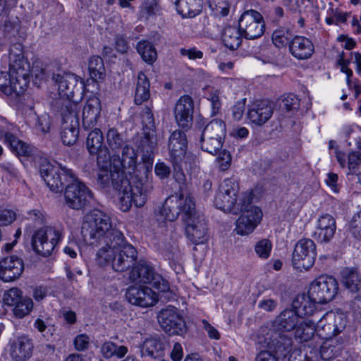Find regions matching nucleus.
Returning <instances> with one entry per match:
<instances>
[{
  "instance_id": "9d476101",
  "label": "nucleus",
  "mask_w": 361,
  "mask_h": 361,
  "mask_svg": "<svg viewBox=\"0 0 361 361\" xmlns=\"http://www.w3.org/2000/svg\"><path fill=\"white\" fill-rule=\"evenodd\" d=\"M338 283L331 276H320L310 285L309 294L318 304H326L331 301L338 292Z\"/></svg>"
},
{
  "instance_id": "72a5a7b5",
  "label": "nucleus",
  "mask_w": 361,
  "mask_h": 361,
  "mask_svg": "<svg viewBox=\"0 0 361 361\" xmlns=\"http://www.w3.org/2000/svg\"><path fill=\"white\" fill-rule=\"evenodd\" d=\"M300 317L292 309H286L276 317L275 323L279 329L291 331L295 329Z\"/></svg>"
},
{
  "instance_id": "f03ea898",
  "label": "nucleus",
  "mask_w": 361,
  "mask_h": 361,
  "mask_svg": "<svg viewBox=\"0 0 361 361\" xmlns=\"http://www.w3.org/2000/svg\"><path fill=\"white\" fill-rule=\"evenodd\" d=\"M136 143L142 153V163L139 164L133 178V185H130L126 190H119V204L123 212L129 211L133 202L137 207H142L154 188L152 166L157 147L156 131L143 130Z\"/></svg>"
},
{
  "instance_id": "a18cd8bd",
  "label": "nucleus",
  "mask_w": 361,
  "mask_h": 361,
  "mask_svg": "<svg viewBox=\"0 0 361 361\" xmlns=\"http://www.w3.org/2000/svg\"><path fill=\"white\" fill-rule=\"evenodd\" d=\"M292 35L288 29L281 28L275 30L272 34V42L279 48L289 46Z\"/></svg>"
},
{
  "instance_id": "9b49d317",
  "label": "nucleus",
  "mask_w": 361,
  "mask_h": 361,
  "mask_svg": "<svg viewBox=\"0 0 361 361\" xmlns=\"http://www.w3.org/2000/svg\"><path fill=\"white\" fill-rule=\"evenodd\" d=\"M92 198V191L76 177L64 189L65 204L72 209H82L90 203Z\"/></svg>"
},
{
  "instance_id": "bb28decb",
  "label": "nucleus",
  "mask_w": 361,
  "mask_h": 361,
  "mask_svg": "<svg viewBox=\"0 0 361 361\" xmlns=\"http://www.w3.org/2000/svg\"><path fill=\"white\" fill-rule=\"evenodd\" d=\"M168 147L174 164H178L187 152L188 140L185 133L180 130H174L169 137Z\"/></svg>"
},
{
  "instance_id": "7ed1b4c3",
  "label": "nucleus",
  "mask_w": 361,
  "mask_h": 361,
  "mask_svg": "<svg viewBox=\"0 0 361 361\" xmlns=\"http://www.w3.org/2000/svg\"><path fill=\"white\" fill-rule=\"evenodd\" d=\"M160 214L169 221H173L181 214L182 219L185 224L187 238L195 245L203 244L207 241V224L204 217L197 216L195 200L190 195L185 197L182 194L169 196L162 206Z\"/></svg>"
},
{
  "instance_id": "8fccbe9b",
  "label": "nucleus",
  "mask_w": 361,
  "mask_h": 361,
  "mask_svg": "<svg viewBox=\"0 0 361 361\" xmlns=\"http://www.w3.org/2000/svg\"><path fill=\"white\" fill-rule=\"evenodd\" d=\"M198 159L195 155L186 152L182 161H179L178 164L175 165L180 169L184 168L186 171L193 173L198 169Z\"/></svg>"
},
{
  "instance_id": "79ce46f5",
  "label": "nucleus",
  "mask_w": 361,
  "mask_h": 361,
  "mask_svg": "<svg viewBox=\"0 0 361 361\" xmlns=\"http://www.w3.org/2000/svg\"><path fill=\"white\" fill-rule=\"evenodd\" d=\"M361 163L360 154L352 152L348 155V179L360 183L361 181L360 166Z\"/></svg>"
},
{
  "instance_id": "69168bd1",
  "label": "nucleus",
  "mask_w": 361,
  "mask_h": 361,
  "mask_svg": "<svg viewBox=\"0 0 361 361\" xmlns=\"http://www.w3.org/2000/svg\"><path fill=\"white\" fill-rule=\"evenodd\" d=\"M180 54L183 56H188L189 59L195 60L197 59H202L203 57V53L200 50H197L195 47L190 49L181 48L180 49Z\"/></svg>"
},
{
  "instance_id": "13d9d810",
  "label": "nucleus",
  "mask_w": 361,
  "mask_h": 361,
  "mask_svg": "<svg viewBox=\"0 0 361 361\" xmlns=\"http://www.w3.org/2000/svg\"><path fill=\"white\" fill-rule=\"evenodd\" d=\"M12 81V78L11 77V72H0V91L2 92L4 94L10 95L11 94V87L10 84Z\"/></svg>"
},
{
  "instance_id": "b1692460",
  "label": "nucleus",
  "mask_w": 361,
  "mask_h": 361,
  "mask_svg": "<svg viewBox=\"0 0 361 361\" xmlns=\"http://www.w3.org/2000/svg\"><path fill=\"white\" fill-rule=\"evenodd\" d=\"M23 260L16 256L11 255L0 260V279L4 282H12L22 275L24 271Z\"/></svg>"
},
{
  "instance_id": "2eb2a0df",
  "label": "nucleus",
  "mask_w": 361,
  "mask_h": 361,
  "mask_svg": "<svg viewBox=\"0 0 361 361\" xmlns=\"http://www.w3.org/2000/svg\"><path fill=\"white\" fill-rule=\"evenodd\" d=\"M157 319L161 329L169 335L183 336L187 331L185 322L175 307L161 310Z\"/></svg>"
},
{
  "instance_id": "1a4fd4ad",
  "label": "nucleus",
  "mask_w": 361,
  "mask_h": 361,
  "mask_svg": "<svg viewBox=\"0 0 361 361\" xmlns=\"http://www.w3.org/2000/svg\"><path fill=\"white\" fill-rule=\"evenodd\" d=\"M130 279L137 283L151 284L160 292L170 289L169 281L155 272L154 269L146 262H139L130 272Z\"/></svg>"
},
{
  "instance_id": "4d7b16f0",
  "label": "nucleus",
  "mask_w": 361,
  "mask_h": 361,
  "mask_svg": "<svg viewBox=\"0 0 361 361\" xmlns=\"http://www.w3.org/2000/svg\"><path fill=\"white\" fill-rule=\"evenodd\" d=\"M271 243L267 239H263L257 243L255 245V252L261 258H268L271 250Z\"/></svg>"
},
{
  "instance_id": "3c124183",
  "label": "nucleus",
  "mask_w": 361,
  "mask_h": 361,
  "mask_svg": "<svg viewBox=\"0 0 361 361\" xmlns=\"http://www.w3.org/2000/svg\"><path fill=\"white\" fill-rule=\"evenodd\" d=\"M209 4L216 15L226 16L229 13L230 3L228 0H209Z\"/></svg>"
},
{
  "instance_id": "c9c22d12",
  "label": "nucleus",
  "mask_w": 361,
  "mask_h": 361,
  "mask_svg": "<svg viewBox=\"0 0 361 361\" xmlns=\"http://www.w3.org/2000/svg\"><path fill=\"white\" fill-rule=\"evenodd\" d=\"M150 83L142 72L137 75L136 88L135 91L134 102L137 105H141L150 97Z\"/></svg>"
},
{
  "instance_id": "aec40b11",
  "label": "nucleus",
  "mask_w": 361,
  "mask_h": 361,
  "mask_svg": "<svg viewBox=\"0 0 361 361\" xmlns=\"http://www.w3.org/2000/svg\"><path fill=\"white\" fill-rule=\"evenodd\" d=\"M341 280L345 287L352 293V309L356 312L359 310L361 286V276L358 267H345L341 271Z\"/></svg>"
},
{
  "instance_id": "4be33fe9",
  "label": "nucleus",
  "mask_w": 361,
  "mask_h": 361,
  "mask_svg": "<svg viewBox=\"0 0 361 361\" xmlns=\"http://www.w3.org/2000/svg\"><path fill=\"white\" fill-rule=\"evenodd\" d=\"M126 297L130 304L142 307L153 306L158 301L157 294L145 286H130L127 289Z\"/></svg>"
},
{
  "instance_id": "0eeeda50",
  "label": "nucleus",
  "mask_w": 361,
  "mask_h": 361,
  "mask_svg": "<svg viewBox=\"0 0 361 361\" xmlns=\"http://www.w3.org/2000/svg\"><path fill=\"white\" fill-rule=\"evenodd\" d=\"M40 176L54 192H61L68 183L75 180V174L71 169L61 164L54 166L49 162L42 163L39 169Z\"/></svg>"
},
{
  "instance_id": "5701e85b",
  "label": "nucleus",
  "mask_w": 361,
  "mask_h": 361,
  "mask_svg": "<svg viewBox=\"0 0 361 361\" xmlns=\"http://www.w3.org/2000/svg\"><path fill=\"white\" fill-rule=\"evenodd\" d=\"M274 111V104L269 99L257 100L250 106L247 118L252 123L262 126L271 118Z\"/></svg>"
},
{
  "instance_id": "4c0bfd02",
  "label": "nucleus",
  "mask_w": 361,
  "mask_h": 361,
  "mask_svg": "<svg viewBox=\"0 0 361 361\" xmlns=\"http://www.w3.org/2000/svg\"><path fill=\"white\" fill-rule=\"evenodd\" d=\"M315 332L314 322L301 319L295 329V337L301 343L307 342L313 337Z\"/></svg>"
},
{
  "instance_id": "f704fd0d",
  "label": "nucleus",
  "mask_w": 361,
  "mask_h": 361,
  "mask_svg": "<svg viewBox=\"0 0 361 361\" xmlns=\"http://www.w3.org/2000/svg\"><path fill=\"white\" fill-rule=\"evenodd\" d=\"M203 0H177L176 9L185 18H193L202 9Z\"/></svg>"
},
{
  "instance_id": "f3484780",
  "label": "nucleus",
  "mask_w": 361,
  "mask_h": 361,
  "mask_svg": "<svg viewBox=\"0 0 361 361\" xmlns=\"http://www.w3.org/2000/svg\"><path fill=\"white\" fill-rule=\"evenodd\" d=\"M194 102L189 95L181 96L177 101L173 111L175 121L184 131L189 130L192 126Z\"/></svg>"
},
{
  "instance_id": "20e7f679",
  "label": "nucleus",
  "mask_w": 361,
  "mask_h": 361,
  "mask_svg": "<svg viewBox=\"0 0 361 361\" xmlns=\"http://www.w3.org/2000/svg\"><path fill=\"white\" fill-rule=\"evenodd\" d=\"M86 147L91 155H97V165L99 167L97 183L102 188L112 187L119 193V190L129 188L130 183L125 172L116 166L112 169L109 149L104 145V136L99 128H94L88 134Z\"/></svg>"
},
{
  "instance_id": "a211bd4d",
  "label": "nucleus",
  "mask_w": 361,
  "mask_h": 361,
  "mask_svg": "<svg viewBox=\"0 0 361 361\" xmlns=\"http://www.w3.org/2000/svg\"><path fill=\"white\" fill-rule=\"evenodd\" d=\"M224 197L221 198L220 202L219 200V192L216 194L214 197L215 207L225 212L233 213L237 214L245 209V207H248L252 203V192L242 193L240 197H233L228 195L224 194Z\"/></svg>"
},
{
  "instance_id": "37998d69",
  "label": "nucleus",
  "mask_w": 361,
  "mask_h": 361,
  "mask_svg": "<svg viewBox=\"0 0 361 361\" xmlns=\"http://www.w3.org/2000/svg\"><path fill=\"white\" fill-rule=\"evenodd\" d=\"M137 51L143 61L152 64L157 59V51L153 44L147 40L140 41L136 47Z\"/></svg>"
},
{
  "instance_id": "f257e3e1",
  "label": "nucleus",
  "mask_w": 361,
  "mask_h": 361,
  "mask_svg": "<svg viewBox=\"0 0 361 361\" xmlns=\"http://www.w3.org/2000/svg\"><path fill=\"white\" fill-rule=\"evenodd\" d=\"M81 235L84 241L92 245L104 242L96 255L101 266L111 264L116 271L123 272L137 260L136 249L126 242L121 231L112 227L110 216L102 210L93 209L85 216Z\"/></svg>"
},
{
  "instance_id": "6e6552de",
  "label": "nucleus",
  "mask_w": 361,
  "mask_h": 361,
  "mask_svg": "<svg viewBox=\"0 0 361 361\" xmlns=\"http://www.w3.org/2000/svg\"><path fill=\"white\" fill-rule=\"evenodd\" d=\"M54 79L58 84L59 93L61 97L54 104V110L59 111V102L66 100L74 103L79 110L80 106L77 99L80 97L84 85L81 81H78L77 75L71 73H64L62 75H54Z\"/></svg>"
},
{
  "instance_id": "0e129e2a",
  "label": "nucleus",
  "mask_w": 361,
  "mask_h": 361,
  "mask_svg": "<svg viewBox=\"0 0 361 361\" xmlns=\"http://www.w3.org/2000/svg\"><path fill=\"white\" fill-rule=\"evenodd\" d=\"M154 172L160 179H166L171 174V169L164 162H158L155 164Z\"/></svg>"
},
{
  "instance_id": "7c9ffc66",
  "label": "nucleus",
  "mask_w": 361,
  "mask_h": 361,
  "mask_svg": "<svg viewBox=\"0 0 361 361\" xmlns=\"http://www.w3.org/2000/svg\"><path fill=\"white\" fill-rule=\"evenodd\" d=\"M292 338L283 334L273 336L268 343V347L274 355L279 357H286L292 349Z\"/></svg>"
},
{
  "instance_id": "ea45409f",
  "label": "nucleus",
  "mask_w": 361,
  "mask_h": 361,
  "mask_svg": "<svg viewBox=\"0 0 361 361\" xmlns=\"http://www.w3.org/2000/svg\"><path fill=\"white\" fill-rule=\"evenodd\" d=\"M88 71L91 78L94 81L104 79L106 69L103 59L98 56H93L90 58L88 63Z\"/></svg>"
},
{
  "instance_id": "864d4df0",
  "label": "nucleus",
  "mask_w": 361,
  "mask_h": 361,
  "mask_svg": "<svg viewBox=\"0 0 361 361\" xmlns=\"http://www.w3.org/2000/svg\"><path fill=\"white\" fill-rule=\"evenodd\" d=\"M348 231L355 239L360 240L361 238V218L360 212L353 215L349 222Z\"/></svg>"
},
{
  "instance_id": "c85d7f7f",
  "label": "nucleus",
  "mask_w": 361,
  "mask_h": 361,
  "mask_svg": "<svg viewBox=\"0 0 361 361\" xmlns=\"http://www.w3.org/2000/svg\"><path fill=\"white\" fill-rule=\"evenodd\" d=\"M101 110L100 99L94 95L90 96L82 109V121L84 128H91L97 125Z\"/></svg>"
},
{
  "instance_id": "473e14b6",
  "label": "nucleus",
  "mask_w": 361,
  "mask_h": 361,
  "mask_svg": "<svg viewBox=\"0 0 361 361\" xmlns=\"http://www.w3.org/2000/svg\"><path fill=\"white\" fill-rule=\"evenodd\" d=\"M165 343L159 337L146 338L142 345V353L152 359H159L164 355Z\"/></svg>"
},
{
  "instance_id": "bf43d9fd",
  "label": "nucleus",
  "mask_w": 361,
  "mask_h": 361,
  "mask_svg": "<svg viewBox=\"0 0 361 361\" xmlns=\"http://www.w3.org/2000/svg\"><path fill=\"white\" fill-rule=\"evenodd\" d=\"M115 49L121 54L126 53L129 49V43L124 34H116L115 36Z\"/></svg>"
},
{
  "instance_id": "ddd939ff",
  "label": "nucleus",
  "mask_w": 361,
  "mask_h": 361,
  "mask_svg": "<svg viewBox=\"0 0 361 361\" xmlns=\"http://www.w3.org/2000/svg\"><path fill=\"white\" fill-rule=\"evenodd\" d=\"M238 25L243 37L247 39H257L265 30V23L262 14L252 9L243 13Z\"/></svg>"
},
{
  "instance_id": "4468645a",
  "label": "nucleus",
  "mask_w": 361,
  "mask_h": 361,
  "mask_svg": "<svg viewBox=\"0 0 361 361\" xmlns=\"http://www.w3.org/2000/svg\"><path fill=\"white\" fill-rule=\"evenodd\" d=\"M316 257L314 242L310 238H302L296 243L293 252V267L300 270H308L314 265Z\"/></svg>"
},
{
  "instance_id": "09e8293b",
  "label": "nucleus",
  "mask_w": 361,
  "mask_h": 361,
  "mask_svg": "<svg viewBox=\"0 0 361 361\" xmlns=\"http://www.w3.org/2000/svg\"><path fill=\"white\" fill-rule=\"evenodd\" d=\"M280 105L282 109L294 113L299 109L300 100L295 94L290 93L283 96Z\"/></svg>"
},
{
  "instance_id": "de8ad7c7",
  "label": "nucleus",
  "mask_w": 361,
  "mask_h": 361,
  "mask_svg": "<svg viewBox=\"0 0 361 361\" xmlns=\"http://www.w3.org/2000/svg\"><path fill=\"white\" fill-rule=\"evenodd\" d=\"M238 183L231 178H226L219 186L218 201L220 202L221 198L224 197L223 196L224 194L233 197H240V195H238Z\"/></svg>"
},
{
  "instance_id": "a19ab883",
  "label": "nucleus",
  "mask_w": 361,
  "mask_h": 361,
  "mask_svg": "<svg viewBox=\"0 0 361 361\" xmlns=\"http://www.w3.org/2000/svg\"><path fill=\"white\" fill-rule=\"evenodd\" d=\"M128 349L125 345H118L111 341L104 342L101 347V353L106 359L114 356L118 358L123 357L128 353Z\"/></svg>"
},
{
  "instance_id": "423d86ee",
  "label": "nucleus",
  "mask_w": 361,
  "mask_h": 361,
  "mask_svg": "<svg viewBox=\"0 0 361 361\" xmlns=\"http://www.w3.org/2000/svg\"><path fill=\"white\" fill-rule=\"evenodd\" d=\"M59 113L62 119L61 138L65 145H74L79 135V110L76 105L68 101L58 102Z\"/></svg>"
},
{
  "instance_id": "e2e57ef3",
  "label": "nucleus",
  "mask_w": 361,
  "mask_h": 361,
  "mask_svg": "<svg viewBox=\"0 0 361 361\" xmlns=\"http://www.w3.org/2000/svg\"><path fill=\"white\" fill-rule=\"evenodd\" d=\"M217 161L219 163V169L221 171L227 170L230 167L231 163V155L230 152L225 149L221 151L217 157Z\"/></svg>"
},
{
  "instance_id": "774afa93",
  "label": "nucleus",
  "mask_w": 361,
  "mask_h": 361,
  "mask_svg": "<svg viewBox=\"0 0 361 361\" xmlns=\"http://www.w3.org/2000/svg\"><path fill=\"white\" fill-rule=\"evenodd\" d=\"M245 110V99L238 102L232 108L233 118L239 121L243 118L244 111Z\"/></svg>"
},
{
  "instance_id": "6e6d98bb",
  "label": "nucleus",
  "mask_w": 361,
  "mask_h": 361,
  "mask_svg": "<svg viewBox=\"0 0 361 361\" xmlns=\"http://www.w3.org/2000/svg\"><path fill=\"white\" fill-rule=\"evenodd\" d=\"M21 298V290L18 288H13L4 293L3 299L5 305L14 306Z\"/></svg>"
},
{
  "instance_id": "052dcab7",
  "label": "nucleus",
  "mask_w": 361,
  "mask_h": 361,
  "mask_svg": "<svg viewBox=\"0 0 361 361\" xmlns=\"http://www.w3.org/2000/svg\"><path fill=\"white\" fill-rule=\"evenodd\" d=\"M16 218V213L11 209H0V226H6L13 223Z\"/></svg>"
},
{
  "instance_id": "c03bdc74",
  "label": "nucleus",
  "mask_w": 361,
  "mask_h": 361,
  "mask_svg": "<svg viewBox=\"0 0 361 361\" xmlns=\"http://www.w3.org/2000/svg\"><path fill=\"white\" fill-rule=\"evenodd\" d=\"M12 81L10 84L11 94L9 96H20L23 94L30 81V75H11Z\"/></svg>"
},
{
  "instance_id": "393cba45",
  "label": "nucleus",
  "mask_w": 361,
  "mask_h": 361,
  "mask_svg": "<svg viewBox=\"0 0 361 361\" xmlns=\"http://www.w3.org/2000/svg\"><path fill=\"white\" fill-rule=\"evenodd\" d=\"M9 71L12 76H16V75H30L31 73L30 63L24 56L21 44H13L10 49Z\"/></svg>"
},
{
  "instance_id": "6ab92c4d",
  "label": "nucleus",
  "mask_w": 361,
  "mask_h": 361,
  "mask_svg": "<svg viewBox=\"0 0 361 361\" xmlns=\"http://www.w3.org/2000/svg\"><path fill=\"white\" fill-rule=\"evenodd\" d=\"M245 207L242 211H240L242 214L236 221L235 228L237 233L242 235L251 233L262 217V212L259 207L251 204Z\"/></svg>"
},
{
  "instance_id": "cd10ccee",
  "label": "nucleus",
  "mask_w": 361,
  "mask_h": 361,
  "mask_svg": "<svg viewBox=\"0 0 361 361\" xmlns=\"http://www.w3.org/2000/svg\"><path fill=\"white\" fill-rule=\"evenodd\" d=\"M336 230V220L331 215L326 214L318 219L317 229L312 236L320 243H328L334 236Z\"/></svg>"
},
{
  "instance_id": "c756f323",
  "label": "nucleus",
  "mask_w": 361,
  "mask_h": 361,
  "mask_svg": "<svg viewBox=\"0 0 361 361\" xmlns=\"http://www.w3.org/2000/svg\"><path fill=\"white\" fill-rule=\"evenodd\" d=\"M121 156L118 157L119 164L122 169H126L129 173H134L132 177V182L129 180L130 185H133V178L136 176V172L139 169V164L137 165V154L135 149L126 145L122 149Z\"/></svg>"
},
{
  "instance_id": "58836bf2",
  "label": "nucleus",
  "mask_w": 361,
  "mask_h": 361,
  "mask_svg": "<svg viewBox=\"0 0 361 361\" xmlns=\"http://www.w3.org/2000/svg\"><path fill=\"white\" fill-rule=\"evenodd\" d=\"M106 138L107 145L112 152L120 151L127 145L125 135L114 127L107 130Z\"/></svg>"
},
{
  "instance_id": "f8f14e48",
  "label": "nucleus",
  "mask_w": 361,
  "mask_h": 361,
  "mask_svg": "<svg viewBox=\"0 0 361 361\" xmlns=\"http://www.w3.org/2000/svg\"><path fill=\"white\" fill-rule=\"evenodd\" d=\"M61 237V231L53 227L40 228L32 236V248L39 255L48 257L53 252Z\"/></svg>"
},
{
  "instance_id": "5fc2aeb1",
  "label": "nucleus",
  "mask_w": 361,
  "mask_h": 361,
  "mask_svg": "<svg viewBox=\"0 0 361 361\" xmlns=\"http://www.w3.org/2000/svg\"><path fill=\"white\" fill-rule=\"evenodd\" d=\"M142 130H155L154 115L149 107H145L141 114Z\"/></svg>"
},
{
  "instance_id": "338daca9",
  "label": "nucleus",
  "mask_w": 361,
  "mask_h": 361,
  "mask_svg": "<svg viewBox=\"0 0 361 361\" xmlns=\"http://www.w3.org/2000/svg\"><path fill=\"white\" fill-rule=\"evenodd\" d=\"M13 128V124L9 123L5 118L0 116V139L6 138L7 135L11 133Z\"/></svg>"
},
{
  "instance_id": "412c9836",
  "label": "nucleus",
  "mask_w": 361,
  "mask_h": 361,
  "mask_svg": "<svg viewBox=\"0 0 361 361\" xmlns=\"http://www.w3.org/2000/svg\"><path fill=\"white\" fill-rule=\"evenodd\" d=\"M8 347L13 361H27L32 355L34 345L28 336L21 335L11 338Z\"/></svg>"
},
{
  "instance_id": "e433bc0d",
  "label": "nucleus",
  "mask_w": 361,
  "mask_h": 361,
  "mask_svg": "<svg viewBox=\"0 0 361 361\" xmlns=\"http://www.w3.org/2000/svg\"><path fill=\"white\" fill-rule=\"evenodd\" d=\"M242 37H243L239 27L228 26L224 28L222 34L224 45L231 50H235L240 47Z\"/></svg>"
},
{
  "instance_id": "dca6fc26",
  "label": "nucleus",
  "mask_w": 361,
  "mask_h": 361,
  "mask_svg": "<svg viewBox=\"0 0 361 361\" xmlns=\"http://www.w3.org/2000/svg\"><path fill=\"white\" fill-rule=\"evenodd\" d=\"M345 326V321L341 314L331 311L326 312L315 325L316 331L324 338L336 336Z\"/></svg>"
},
{
  "instance_id": "603ef678",
  "label": "nucleus",
  "mask_w": 361,
  "mask_h": 361,
  "mask_svg": "<svg viewBox=\"0 0 361 361\" xmlns=\"http://www.w3.org/2000/svg\"><path fill=\"white\" fill-rule=\"evenodd\" d=\"M219 94V91L214 88L209 90L207 93L206 97L211 102L212 116H216L221 109V102Z\"/></svg>"
},
{
  "instance_id": "2f4dec72",
  "label": "nucleus",
  "mask_w": 361,
  "mask_h": 361,
  "mask_svg": "<svg viewBox=\"0 0 361 361\" xmlns=\"http://www.w3.org/2000/svg\"><path fill=\"white\" fill-rule=\"evenodd\" d=\"M317 302L311 298V295L301 294L298 295L293 300V310L302 318L305 316L312 315L316 309Z\"/></svg>"
},
{
  "instance_id": "a878e982",
  "label": "nucleus",
  "mask_w": 361,
  "mask_h": 361,
  "mask_svg": "<svg viewBox=\"0 0 361 361\" xmlns=\"http://www.w3.org/2000/svg\"><path fill=\"white\" fill-rule=\"evenodd\" d=\"M290 54L298 60L310 59L314 53V45L312 40L305 36L295 35L290 41Z\"/></svg>"
},
{
  "instance_id": "680f3d73",
  "label": "nucleus",
  "mask_w": 361,
  "mask_h": 361,
  "mask_svg": "<svg viewBox=\"0 0 361 361\" xmlns=\"http://www.w3.org/2000/svg\"><path fill=\"white\" fill-rule=\"evenodd\" d=\"M319 354L324 360H329L336 356L335 348L328 342H324L320 347Z\"/></svg>"
},
{
  "instance_id": "49530a36",
  "label": "nucleus",
  "mask_w": 361,
  "mask_h": 361,
  "mask_svg": "<svg viewBox=\"0 0 361 361\" xmlns=\"http://www.w3.org/2000/svg\"><path fill=\"white\" fill-rule=\"evenodd\" d=\"M33 308V302L31 298H22L13 309V314L17 318H23L30 314Z\"/></svg>"
},
{
  "instance_id": "39448f33",
  "label": "nucleus",
  "mask_w": 361,
  "mask_h": 361,
  "mask_svg": "<svg viewBox=\"0 0 361 361\" xmlns=\"http://www.w3.org/2000/svg\"><path fill=\"white\" fill-rule=\"evenodd\" d=\"M200 132V148L209 154H216L222 148L226 135V126L224 121L213 119L204 126L197 122Z\"/></svg>"
}]
</instances>
